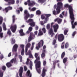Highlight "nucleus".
Masks as SVG:
<instances>
[{
  "mask_svg": "<svg viewBox=\"0 0 77 77\" xmlns=\"http://www.w3.org/2000/svg\"><path fill=\"white\" fill-rule=\"evenodd\" d=\"M63 30H64V33L65 35H66L67 34V32H68V30H66V29H65V28H64L63 29Z\"/></svg>",
  "mask_w": 77,
  "mask_h": 77,
  "instance_id": "nucleus-30",
  "label": "nucleus"
},
{
  "mask_svg": "<svg viewBox=\"0 0 77 77\" xmlns=\"http://www.w3.org/2000/svg\"><path fill=\"white\" fill-rule=\"evenodd\" d=\"M18 47V45L17 44H15L13 48L12 51H13V52H14V51H17V48Z\"/></svg>",
  "mask_w": 77,
  "mask_h": 77,
  "instance_id": "nucleus-16",
  "label": "nucleus"
},
{
  "mask_svg": "<svg viewBox=\"0 0 77 77\" xmlns=\"http://www.w3.org/2000/svg\"><path fill=\"white\" fill-rule=\"evenodd\" d=\"M26 22L29 23V25L32 27H34L35 26V23L33 22V20L32 19H29L28 20L26 21Z\"/></svg>",
  "mask_w": 77,
  "mask_h": 77,
  "instance_id": "nucleus-5",
  "label": "nucleus"
},
{
  "mask_svg": "<svg viewBox=\"0 0 77 77\" xmlns=\"http://www.w3.org/2000/svg\"><path fill=\"white\" fill-rule=\"evenodd\" d=\"M57 35H58V34H56L55 35V38L56 39H55L53 41V45H55V44L56 43V39L57 38Z\"/></svg>",
  "mask_w": 77,
  "mask_h": 77,
  "instance_id": "nucleus-21",
  "label": "nucleus"
},
{
  "mask_svg": "<svg viewBox=\"0 0 77 77\" xmlns=\"http://www.w3.org/2000/svg\"><path fill=\"white\" fill-rule=\"evenodd\" d=\"M34 33L35 35H37V34H38V31H36L34 32Z\"/></svg>",
  "mask_w": 77,
  "mask_h": 77,
  "instance_id": "nucleus-61",
  "label": "nucleus"
},
{
  "mask_svg": "<svg viewBox=\"0 0 77 77\" xmlns=\"http://www.w3.org/2000/svg\"><path fill=\"white\" fill-rule=\"evenodd\" d=\"M3 72L2 70L0 71V77H3Z\"/></svg>",
  "mask_w": 77,
  "mask_h": 77,
  "instance_id": "nucleus-31",
  "label": "nucleus"
},
{
  "mask_svg": "<svg viewBox=\"0 0 77 77\" xmlns=\"http://www.w3.org/2000/svg\"><path fill=\"white\" fill-rule=\"evenodd\" d=\"M46 28L47 29H49L50 28V25L49 23L46 26Z\"/></svg>",
  "mask_w": 77,
  "mask_h": 77,
  "instance_id": "nucleus-39",
  "label": "nucleus"
},
{
  "mask_svg": "<svg viewBox=\"0 0 77 77\" xmlns=\"http://www.w3.org/2000/svg\"><path fill=\"white\" fill-rule=\"evenodd\" d=\"M1 54V53L0 52V55ZM4 57H3V54H1V57H0V58H1V59H3V58Z\"/></svg>",
  "mask_w": 77,
  "mask_h": 77,
  "instance_id": "nucleus-58",
  "label": "nucleus"
},
{
  "mask_svg": "<svg viewBox=\"0 0 77 77\" xmlns=\"http://www.w3.org/2000/svg\"><path fill=\"white\" fill-rule=\"evenodd\" d=\"M7 33L8 35H11V31H10V29H8V32H7Z\"/></svg>",
  "mask_w": 77,
  "mask_h": 77,
  "instance_id": "nucleus-40",
  "label": "nucleus"
},
{
  "mask_svg": "<svg viewBox=\"0 0 77 77\" xmlns=\"http://www.w3.org/2000/svg\"><path fill=\"white\" fill-rule=\"evenodd\" d=\"M11 43L12 44H14V43H15V39H14V38H12V41L11 42Z\"/></svg>",
  "mask_w": 77,
  "mask_h": 77,
  "instance_id": "nucleus-33",
  "label": "nucleus"
},
{
  "mask_svg": "<svg viewBox=\"0 0 77 77\" xmlns=\"http://www.w3.org/2000/svg\"><path fill=\"white\" fill-rule=\"evenodd\" d=\"M59 62V60H57V61H54V62L53 65H54V68L55 67L54 66V65H56V63H57L58 62Z\"/></svg>",
  "mask_w": 77,
  "mask_h": 77,
  "instance_id": "nucleus-35",
  "label": "nucleus"
},
{
  "mask_svg": "<svg viewBox=\"0 0 77 77\" xmlns=\"http://www.w3.org/2000/svg\"><path fill=\"white\" fill-rule=\"evenodd\" d=\"M6 65L8 68H9V67H11L12 66V64H11V63H7Z\"/></svg>",
  "mask_w": 77,
  "mask_h": 77,
  "instance_id": "nucleus-29",
  "label": "nucleus"
},
{
  "mask_svg": "<svg viewBox=\"0 0 77 77\" xmlns=\"http://www.w3.org/2000/svg\"><path fill=\"white\" fill-rule=\"evenodd\" d=\"M41 14V11L39 10H38L36 11V14L37 15H40Z\"/></svg>",
  "mask_w": 77,
  "mask_h": 77,
  "instance_id": "nucleus-37",
  "label": "nucleus"
},
{
  "mask_svg": "<svg viewBox=\"0 0 77 77\" xmlns=\"http://www.w3.org/2000/svg\"><path fill=\"white\" fill-rule=\"evenodd\" d=\"M46 65V61H43V65L45 66Z\"/></svg>",
  "mask_w": 77,
  "mask_h": 77,
  "instance_id": "nucleus-59",
  "label": "nucleus"
},
{
  "mask_svg": "<svg viewBox=\"0 0 77 77\" xmlns=\"http://www.w3.org/2000/svg\"><path fill=\"white\" fill-rule=\"evenodd\" d=\"M12 7H8L5 8V10L6 11V12H8V11L9 10H12Z\"/></svg>",
  "mask_w": 77,
  "mask_h": 77,
  "instance_id": "nucleus-20",
  "label": "nucleus"
},
{
  "mask_svg": "<svg viewBox=\"0 0 77 77\" xmlns=\"http://www.w3.org/2000/svg\"><path fill=\"white\" fill-rule=\"evenodd\" d=\"M3 20V17L1 16H0V24H2Z\"/></svg>",
  "mask_w": 77,
  "mask_h": 77,
  "instance_id": "nucleus-32",
  "label": "nucleus"
},
{
  "mask_svg": "<svg viewBox=\"0 0 77 77\" xmlns=\"http://www.w3.org/2000/svg\"><path fill=\"white\" fill-rule=\"evenodd\" d=\"M20 46L21 48H22V50H24V45H20Z\"/></svg>",
  "mask_w": 77,
  "mask_h": 77,
  "instance_id": "nucleus-36",
  "label": "nucleus"
},
{
  "mask_svg": "<svg viewBox=\"0 0 77 77\" xmlns=\"http://www.w3.org/2000/svg\"><path fill=\"white\" fill-rule=\"evenodd\" d=\"M5 2H8V5H13L15 3V0H4Z\"/></svg>",
  "mask_w": 77,
  "mask_h": 77,
  "instance_id": "nucleus-15",
  "label": "nucleus"
},
{
  "mask_svg": "<svg viewBox=\"0 0 77 77\" xmlns=\"http://www.w3.org/2000/svg\"><path fill=\"white\" fill-rule=\"evenodd\" d=\"M45 22H44V21H41L40 22V24H41V25H43L44 24H45Z\"/></svg>",
  "mask_w": 77,
  "mask_h": 77,
  "instance_id": "nucleus-46",
  "label": "nucleus"
},
{
  "mask_svg": "<svg viewBox=\"0 0 77 77\" xmlns=\"http://www.w3.org/2000/svg\"><path fill=\"white\" fill-rule=\"evenodd\" d=\"M51 14H45V16L47 18H48V17H50L51 16Z\"/></svg>",
  "mask_w": 77,
  "mask_h": 77,
  "instance_id": "nucleus-55",
  "label": "nucleus"
},
{
  "mask_svg": "<svg viewBox=\"0 0 77 77\" xmlns=\"http://www.w3.org/2000/svg\"><path fill=\"white\" fill-rule=\"evenodd\" d=\"M45 14L42 15L41 16V18L42 20H44L45 18Z\"/></svg>",
  "mask_w": 77,
  "mask_h": 77,
  "instance_id": "nucleus-38",
  "label": "nucleus"
},
{
  "mask_svg": "<svg viewBox=\"0 0 77 77\" xmlns=\"http://www.w3.org/2000/svg\"><path fill=\"white\" fill-rule=\"evenodd\" d=\"M53 27L54 28V32H55V33H56L58 29H59V25L57 24L54 25L53 26Z\"/></svg>",
  "mask_w": 77,
  "mask_h": 77,
  "instance_id": "nucleus-13",
  "label": "nucleus"
},
{
  "mask_svg": "<svg viewBox=\"0 0 77 77\" xmlns=\"http://www.w3.org/2000/svg\"><path fill=\"white\" fill-rule=\"evenodd\" d=\"M65 52H64L61 55V58H62V59H63V57L65 56Z\"/></svg>",
  "mask_w": 77,
  "mask_h": 77,
  "instance_id": "nucleus-48",
  "label": "nucleus"
},
{
  "mask_svg": "<svg viewBox=\"0 0 77 77\" xmlns=\"http://www.w3.org/2000/svg\"><path fill=\"white\" fill-rule=\"evenodd\" d=\"M29 10L30 11H35L36 9V8L34 7L31 9L30 8H29Z\"/></svg>",
  "mask_w": 77,
  "mask_h": 77,
  "instance_id": "nucleus-28",
  "label": "nucleus"
},
{
  "mask_svg": "<svg viewBox=\"0 0 77 77\" xmlns=\"http://www.w3.org/2000/svg\"><path fill=\"white\" fill-rule=\"evenodd\" d=\"M31 46V44L30 43H28L27 44L25 47V52H27L28 50V48H30Z\"/></svg>",
  "mask_w": 77,
  "mask_h": 77,
  "instance_id": "nucleus-17",
  "label": "nucleus"
},
{
  "mask_svg": "<svg viewBox=\"0 0 77 77\" xmlns=\"http://www.w3.org/2000/svg\"><path fill=\"white\" fill-rule=\"evenodd\" d=\"M71 19L72 20L71 21V24L72 25V29H74L75 28V26H77V22H75L74 23V25L73 24V23H74V20H75V19L74 18V19H71Z\"/></svg>",
  "mask_w": 77,
  "mask_h": 77,
  "instance_id": "nucleus-12",
  "label": "nucleus"
},
{
  "mask_svg": "<svg viewBox=\"0 0 77 77\" xmlns=\"http://www.w3.org/2000/svg\"><path fill=\"white\" fill-rule=\"evenodd\" d=\"M19 9H20V11L21 12H22V11H23V8H22V7L20 8Z\"/></svg>",
  "mask_w": 77,
  "mask_h": 77,
  "instance_id": "nucleus-60",
  "label": "nucleus"
},
{
  "mask_svg": "<svg viewBox=\"0 0 77 77\" xmlns=\"http://www.w3.org/2000/svg\"><path fill=\"white\" fill-rule=\"evenodd\" d=\"M38 26H35V30H38Z\"/></svg>",
  "mask_w": 77,
  "mask_h": 77,
  "instance_id": "nucleus-64",
  "label": "nucleus"
},
{
  "mask_svg": "<svg viewBox=\"0 0 77 77\" xmlns=\"http://www.w3.org/2000/svg\"><path fill=\"white\" fill-rule=\"evenodd\" d=\"M45 23H46L47 22V21H48V18H45Z\"/></svg>",
  "mask_w": 77,
  "mask_h": 77,
  "instance_id": "nucleus-53",
  "label": "nucleus"
},
{
  "mask_svg": "<svg viewBox=\"0 0 77 77\" xmlns=\"http://www.w3.org/2000/svg\"><path fill=\"white\" fill-rule=\"evenodd\" d=\"M46 0H38V2L40 3H44V2H45V1Z\"/></svg>",
  "mask_w": 77,
  "mask_h": 77,
  "instance_id": "nucleus-25",
  "label": "nucleus"
},
{
  "mask_svg": "<svg viewBox=\"0 0 77 77\" xmlns=\"http://www.w3.org/2000/svg\"><path fill=\"white\" fill-rule=\"evenodd\" d=\"M3 33H1L0 34V37L2 38L3 37Z\"/></svg>",
  "mask_w": 77,
  "mask_h": 77,
  "instance_id": "nucleus-52",
  "label": "nucleus"
},
{
  "mask_svg": "<svg viewBox=\"0 0 77 77\" xmlns=\"http://www.w3.org/2000/svg\"><path fill=\"white\" fill-rule=\"evenodd\" d=\"M42 30L44 33H45L46 30H45V28H43V29H42Z\"/></svg>",
  "mask_w": 77,
  "mask_h": 77,
  "instance_id": "nucleus-49",
  "label": "nucleus"
},
{
  "mask_svg": "<svg viewBox=\"0 0 77 77\" xmlns=\"http://www.w3.org/2000/svg\"><path fill=\"white\" fill-rule=\"evenodd\" d=\"M35 56L36 58V60L35 61V63H36L35 67L36 68V70L39 74H40L41 69H39V68L41 67V62L39 61L40 59L39 56L38 55V53H35ZM38 69H39L38 70Z\"/></svg>",
  "mask_w": 77,
  "mask_h": 77,
  "instance_id": "nucleus-1",
  "label": "nucleus"
},
{
  "mask_svg": "<svg viewBox=\"0 0 77 77\" xmlns=\"http://www.w3.org/2000/svg\"><path fill=\"white\" fill-rule=\"evenodd\" d=\"M30 60L28 59H27V61L26 62V65H28V63H29V62Z\"/></svg>",
  "mask_w": 77,
  "mask_h": 77,
  "instance_id": "nucleus-56",
  "label": "nucleus"
},
{
  "mask_svg": "<svg viewBox=\"0 0 77 77\" xmlns=\"http://www.w3.org/2000/svg\"><path fill=\"white\" fill-rule=\"evenodd\" d=\"M32 29H32V27H30L29 28V31H31L32 30Z\"/></svg>",
  "mask_w": 77,
  "mask_h": 77,
  "instance_id": "nucleus-57",
  "label": "nucleus"
},
{
  "mask_svg": "<svg viewBox=\"0 0 77 77\" xmlns=\"http://www.w3.org/2000/svg\"><path fill=\"white\" fill-rule=\"evenodd\" d=\"M35 2L34 1H32V3H30V0H28L27 2H25V5H27V4H28V6L31 7L35 5Z\"/></svg>",
  "mask_w": 77,
  "mask_h": 77,
  "instance_id": "nucleus-6",
  "label": "nucleus"
},
{
  "mask_svg": "<svg viewBox=\"0 0 77 77\" xmlns=\"http://www.w3.org/2000/svg\"><path fill=\"white\" fill-rule=\"evenodd\" d=\"M24 49H22L21 52V55H22V56L24 55Z\"/></svg>",
  "mask_w": 77,
  "mask_h": 77,
  "instance_id": "nucleus-41",
  "label": "nucleus"
},
{
  "mask_svg": "<svg viewBox=\"0 0 77 77\" xmlns=\"http://www.w3.org/2000/svg\"><path fill=\"white\" fill-rule=\"evenodd\" d=\"M65 43V42H63L62 43V45L61 46V48L62 49H63V48H64V45H63V44Z\"/></svg>",
  "mask_w": 77,
  "mask_h": 77,
  "instance_id": "nucleus-44",
  "label": "nucleus"
},
{
  "mask_svg": "<svg viewBox=\"0 0 77 77\" xmlns=\"http://www.w3.org/2000/svg\"><path fill=\"white\" fill-rule=\"evenodd\" d=\"M66 61H67V58H65L63 59V63H65L66 62Z\"/></svg>",
  "mask_w": 77,
  "mask_h": 77,
  "instance_id": "nucleus-34",
  "label": "nucleus"
},
{
  "mask_svg": "<svg viewBox=\"0 0 77 77\" xmlns=\"http://www.w3.org/2000/svg\"><path fill=\"white\" fill-rule=\"evenodd\" d=\"M39 32L38 34V36H41L43 35V33H42V32L41 31V29H40L39 30Z\"/></svg>",
  "mask_w": 77,
  "mask_h": 77,
  "instance_id": "nucleus-24",
  "label": "nucleus"
},
{
  "mask_svg": "<svg viewBox=\"0 0 77 77\" xmlns=\"http://www.w3.org/2000/svg\"><path fill=\"white\" fill-rule=\"evenodd\" d=\"M15 60H16V59H12L11 61H10V62L11 63H13V62H14H14H15Z\"/></svg>",
  "mask_w": 77,
  "mask_h": 77,
  "instance_id": "nucleus-45",
  "label": "nucleus"
},
{
  "mask_svg": "<svg viewBox=\"0 0 77 77\" xmlns=\"http://www.w3.org/2000/svg\"><path fill=\"white\" fill-rule=\"evenodd\" d=\"M58 41L60 42H61L64 39V36L63 34H60L58 35Z\"/></svg>",
  "mask_w": 77,
  "mask_h": 77,
  "instance_id": "nucleus-9",
  "label": "nucleus"
},
{
  "mask_svg": "<svg viewBox=\"0 0 77 77\" xmlns=\"http://www.w3.org/2000/svg\"><path fill=\"white\" fill-rule=\"evenodd\" d=\"M19 56L20 60V62H22V56H21V55H19Z\"/></svg>",
  "mask_w": 77,
  "mask_h": 77,
  "instance_id": "nucleus-51",
  "label": "nucleus"
},
{
  "mask_svg": "<svg viewBox=\"0 0 77 77\" xmlns=\"http://www.w3.org/2000/svg\"><path fill=\"white\" fill-rule=\"evenodd\" d=\"M3 27L4 30H6V26L5 25V23H4L3 24Z\"/></svg>",
  "mask_w": 77,
  "mask_h": 77,
  "instance_id": "nucleus-26",
  "label": "nucleus"
},
{
  "mask_svg": "<svg viewBox=\"0 0 77 77\" xmlns=\"http://www.w3.org/2000/svg\"><path fill=\"white\" fill-rule=\"evenodd\" d=\"M43 45H44V41L43 40H41L37 45L36 48V49L37 50H39V48L41 47H42Z\"/></svg>",
  "mask_w": 77,
  "mask_h": 77,
  "instance_id": "nucleus-4",
  "label": "nucleus"
},
{
  "mask_svg": "<svg viewBox=\"0 0 77 77\" xmlns=\"http://www.w3.org/2000/svg\"><path fill=\"white\" fill-rule=\"evenodd\" d=\"M68 46H69L68 43H66L65 45V48H68Z\"/></svg>",
  "mask_w": 77,
  "mask_h": 77,
  "instance_id": "nucleus-47",
  "label": "nucleus"
},
{
  "mask_svg": "<svg viewBox=\"0 0 77 77\" xmlns=\"http://www.w3.org/2000/svg\"><path fill=\"white\" fill-rule=\"evenodd\" d=\"M57 7L56 9L57 11V13L56 12L55 10H54L53 11V14L54 15H57L59 14V13L60 12V8H62L63 7V3L61 2H59L57 3Z\"/></svg>",
  "mask_w": 77,
  "mask_h": 77,
  "instance_id": "nucleus-2",
  "label": "nucleus"
},
{
  "mask_svg": "<svg viewBox=\"0 0 77 77\" xmlns=\"http://www.w3.org/2000/svg\"><path fill=\"white\" fill-rule=\"evenodd\" d=\"M55 21H57L58 24H60L62 22V19L59 18H57L55 20Z\"/></svg>",
  "mask_w": 77,
  "mask_h": 77,
  "instance_id": "nucleus-19",
  "label": "nucleus"
},
{
  "mask_svg": "<svg viewBox=\"0 0 77 77\" xmlns=\"http://www.w3.org/2000/svg\"><path fill=\"white\" fill-rule=\"evenodd\" d=\"M20 36H23V35H24L25 34H24V33L23 32V30L21 29H20L19 32Z\"/></svg>",
  "mask_w": 77,
  "mask_h": 77,
  "instance_id": "nucleus-22",
  "label": "nucleus"
},
{
  "mask_svg": "<svg viewBox=\"0 0 77 77\" xmlns=\"http://www.w3.org/2000/svg\"><path fill=\"white\" fill-rule=\"evenodd\" d=\"M15 16L14 15L12 17L13 23H15Z\"/></svg>",
  "mask_w": 77,
  "mask_h": 77,
  "instance_id": "nucleus-42",
  "label": "nucleus"
},
{
  "mask_svg": "<svg viewBox=\"0 0 77 77\" xmlns=\"http://www.w3.org/2000/svg\"><path fill=\"white\" fill-rule=\"evenodd\" d=\"M24 68L25 71H26L27 69V68L26 66H24Z\"/></svg>",
  "mask_w": 77,
  "mask_h": 77,
  "instance_id": "nucleus-62",
  "label": "nucleus"
},
{
  "mask_svg": "<svg viewBox=\"0 0 77 77\" xmlns=\"http://www.w3.org/2000/svg\"><path fill=\"white\" fill-rule=\"evenodd\" d=\"M47 71V70L45 68H44L43 69V71L42 73V77H44L45 75V72Z\"/></svg>",
  "mask_w": 77,
  "mask_h": 77,
  "instance_id": "nucleus-18",
  "label": "nucleus"
},
{
  "mask_svg": "<svg viewBox=\"0 0 77 77\" xmlns=\"http://www.w3.org/2000/svg\"><path fill=\"white\" fill-rule=\"evenodd\" d=\"M25 54L26 56H27V55H29V57L30 58L33 59V55H32L31 51L30 50H29L28 52H25Z\"/></svg>",
  "mask_w": 77,
  "mask_h": 77,
  "instance_id": "nucleus-8",
  "label": "nucleus"
},
{
  "mask_svg": "<svg viewBox=\"0 0 77 77\" xmlns=\"http://www.w3.org/2000/svg\"><path fill=\"white\" fill-rule=\"evenodd\" d=\"M64 7L69 8L70 18L72 20H74V15L73 14V9H72V7L71 6V5H69L68 4H66L64 5Z\"/></svg>",
  "mask_w": 77,
  "mask_h": 77,
  "instance_id": "nucleus-3",
  "label": "nucleus"
},
{
  "mask_svg": "<svg viewBox=\"0 0 77 77\" xmlns=\"http://www.w3.org/2000/svg\"><path fill=\"white\" fill-rule=\"evenodd\" d=\"M10 29L12 32L15 33L16 29H17V25H16V24H15L13 26H11L10 27Z\"/></svg>",
  "mask_w": 77,
  "mask_h": 77,
  "instance_id": "nucleus-10",
  "label": "nucleus"
},
{
  "mask_svg": "<svg viewBox=\"0 0 77 77\" xmlns=\"http://www.w3.org/2000/svg\"><path fill=\"white\" fill-rule=\"evenodd\" d=\"M26 74L28 76H29V77H32V74L30 73V70H28L27 71Z\"/></svg>",
  "mask_w": 77,
  "mask_h": 77,
  "instance_id": "nucleus-23",
  "label": "nucleus"
},
{
  "mask_svg": "<svg viewBox=\"0 0 77 77\" xmlns=\"http://www.w3.org/2000/svg\"><path fill=\"white\" fill-rule=\"evenodd\" d=\"M48 33L49 35H51V37H53V36L54 35V33H53V31L52 28H51L49 30Z\"/></svg>",
  "mask_w": 77,
  "mask_h": 77,
  "instance_id": "nucleus-14",
  "label": "nucleus"
},
{
  "mask_svg": "<svg viewBox=\"0 0 77 77\" xmlns=\"http://www.w3.org/2000/svg\"><path fill=\"white\" fill-rule=\"evenodd\" d=\"M45 56V54L42 53L41 55V57H44Z\"/></svg>",
  "mask_w": 77,
  "mask_h": 77,
  "instance_id": "nucleus-54",
  "label": "nucleus"
},
{
  "mask_svg": "<svg viewBox=\"0 0 77 77\" xmlns=\"http://www.w3.org/2000/svg\"><path fill=\"white\" fill-rule=\"evenodd\" d=\"M64 13H65V12H64V11H63L62 12V14L64 16H65V17H66V16H67V12H66V14L64 15Z\"/></svg>",
  "mask_w": 77,
  "mask_h": 77,
  "instance_id": "nucleus-50",
  "label": "nucleus"
},
{
  "mask_svg": "<svg viewBox=\"0 0 77 77\" xmlns=\"http://www.w3.org/2000/svg\"><path fill=\"white\" fill-rule=\"evenodd\" d=\"M6 66H2V69L3 70H4V71H5V70H6Z\"/></svg>",
  "mask_w": 77,
  "mask_h": 77,
  "instance_id": "nucleus-43",
  "label": "nucleus"
},
{
  "mask_svg": "<svg viewBox=\"0 0 77 77\" xmlns=\"http://www.w3.org/2000/svg\"><path fill=\"white\" fill-rule=\"evenodd\" d=\"M35 35H33V33H31L30 35L29 36V37L28 38V42H29L32 40V39H34V38H35Z\"/></svg>",
  "mask_w": 77,
  "mask_h": 77,
  "instance_id": "nucleus-11",
  "label": "nucleus"
},
{
  "mask_svg": "<svg viewBox=\"0 0 77 77\" xmlns=\"http://www.w3.org/2000/svg\"><path fill=\"white\" fill-rule=\"evenodd\" d=\"M29 64L30 65V66H29L30 69H32V66H33V64L31 61H30V62Z\"/></svg>",
  "mask_w": 77,
  "mask_h": 77,
  "instance_id": "nucleus-27",
  "label": "nucleus"
},
{
  "mask_svg": "<svg viewBox=\"0 0 77 77\" xmlns=\"http://www.w3.org/2000/svg\"><path fill=\"white\" fill-rule=\"evenodd\" d=\"M75 33H76L75 32H74L73 33V34H72V36H74V35H75Z\"/></svg>",
  "mask_w": 77,
  "mask_h": 77,
  "instance_id": "nucleus-63",
  "label": "nucleus"
},
{
  "mask_svg": "<svg viewBox=\"0 0 77 77\" xmlns=\"http://www.w3.org/2000/svg\"><path fill=\"white\" fill-rule=\"evenodd\" d=\"M25 16L24 18L25 20H27V18L30 17V14L28 13V11L27 10H25L24 11Z\"/></svg>",
  "mask_w": 77,
  "mask_h": 77,
  "instance_id": "nucleus-7",
  "label": "nucleus"
}]
</instances>
